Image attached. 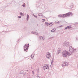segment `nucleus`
<instances>
[{
  "label": "nucleus",
  "mask_w": 78,
  "mask_h": 78,
  "mask_svg": "<svg viewBox=\"0 0 78 78\" xmlns=\"http://www.w3.org/2000/svg\"><path fill=\"white\" fill-rule=\"evenodd\" d=\"M75 50H76V49H74L72 48H69V52L70 53L66 51H63L62 53L63 56L64 57H67V56H70V55H71L72 54V53L74 52Z\"/></svg>",
  "instance_id": "1"
},
{
  "label": "nucleus",
  "mask_w": 78,
  "mask_h": 78,
  "mask_svg": "<svg viewBox=\"0 0 78 78\" xmlns=\"http://www.w3.org/2000/svg\"><path fill=\"white\" fill-rule=\"evenodd\" d=\"M72 12H68L65 14L63 15H58V17H61V18H64L65 17H70V16H72Z\"/></svg>",
  "instance_id": "2"
},
{
  "label": "nucleus",
  "mask_w": 78,
  "mask_h": 78,
  "mask_svg": "<svg viewBox=\"0 0 78 78\" xmlns=\"http://www.w3.org/2000/svg\"><path fill=\"white\" fill-rule=\"evenodd\" d=\"M28 47H29V44H26L24 46V51H26V52L27 51Z\"/></svg>",
  "instance_id": "3"
},
{
  "label": "nucleus",
  "mask_w": 78,
  "mask_h": 78,
  "mask_svg": "<svg viewBox=\"0 0 78 78\" xmlns=\"http://www.w3.org/2000/svg\"><path fill=\"white\" fill-rule=\"evenodd\" d=\"M69 42H65L63 44V45L64 46V47H69Z\"/></svg>",
  "instance_id": "4"
},
{
  "label": "nucleus",
  "mask_w": 78,
  "mask_h": 78,
  "mask_svg": "<svg viewBox=\"0 0 78 78\" xmlns=\"http://www.w3.org/2000/svg\"><path fill=\"white\" fill-rule=\"evenodd\" d=\"M68 65H69L68 63L64 62L63 63L62 66V67H64V66H67Z\"/></svg>",
  "instance_id": "5"
},
{
  "label": "nucleus",
  "mask_w": 78,
  "mask_h": 78,
  "mask_svg": "<svg viewBox=\"0 0 78 78\" xmlns=\"http://www.w3.org/2000/svg\"><path fill=\"white\" fill-rule=\"evenodd\" d=\"M46 56L48 58H50V56H51V54L50 53L48 52V53L46 55Z\"/></svg>",
  "instance_id": "6"
},
{
  "label": "nucleus",
  "mask_w": 78,
  "mask_h": 78,
  "mask_svg": "<svg viewBox=\"0 0 78 78\" xmlns=\"http://www.w3.org/2000/svg\"><path fill=\"white\" fill-rule=\"evenodd\" d=\"M70 28H72V27H71V26H67L65 28V30H66V29H70Z\"/></svg>",
  "instance_id": "7"
},
{
  "label": "nucleus",
  "mask_w": 78,
  "mask_h": 78,
  "mask_svg": "<svg viewBox=\"0 0 78 78\" xmlns=\"http://www.w3.org/2000/svg\"><path fill=\"white\" fill-rule=\"evenodd\" d=\"M61 49L59 48L58 49V51L57 52V55H59V53H61Z\"/></svg>",
  "instance_id": "8"
},
{
  "label": "nucleus",
  "mask_w": 78,
  "mask_h": 78,
  "mask_svg": "<svg viewBox=\"0 0 78 78\" xmlns=\"http://www.w3.org/2000/svg\"><path fill=\"white\" fill-rule=\"evenodd\" d=\"M32 33L34 34H36V35H38V33L37 32H32Z\"/></svg>",
  "instance_id": "9"
},
{
  "label": "nucleus",
  "mask_w": 78,
  "mask_h": 78,
  "mask_svg": "<svg viewBox=\"0 0 78 78\" xmlns=\"http://www.w3.org/2000/svg\"><path fill=\"white\" fill-rule=\"evenodd\" d=\"M29 19H30V16L29 15H27V21H28V20H29Z\"/></svg>",
  "instance_id": "10"
},
{
  "label": "nucleus",
  "mask_w": 78,
  "mask_h": 78,
  "mask_svg": "<svg viewBox=\"0 0 78 78\" xmlns=\"http://www.w3.org/2000/svg\"><path fill=\"white\" fill-rule=\"evenodd\" d=\"M43 69L44 70H46V69H47V68L46 67V66H44L43 67Z\"/></svg>",
  "instance_id": "11"
},
{
  "label": "nucleus",
  "mask_w": 78,
  "mask_h": 78,
  "mask_svg": "<svg viewBox=\"0 0 78 78\" xmlns=\"http://www.w3.org/2000/svg\"><path fill=\"white\" fill-rule=\"evenodd\" d=\"M48 24L49 25V27H51V26L53 25V23H49Z\"/></svg>",
  "instance_id": "12"
},
{
  "label": "nucleus",
  "mask_w": 78,
  "mask_h": 78,
  "mask_svg": "<svg viewBox=\"0 0 78 78\" xmlns=\"http://www.w3.org/2000/svg\"><path fill=\"white\" fill-rule=\"evenodd\" d=\"M53 60H52V62H51V65H50V67H51L53 66Z\"/></svg>",
  "instance_id": "13"
},
{
  "label": "nucleus",
  "mask_w": 78,
  "mask_h": 78,
  "mask_svg": "<svg viewBox=\"0 0 78 78\" xmlns=\"http://www.w3.org/2000/svg\"><path fill=\"white\" fill-rule=\"evenodd\" d=\"M38 16H42V17L43 16V15H42V14L41 13L38 14Z\"/></svg>",
  "instance_id": "14"
},
{
  "label": "nucleus",
  "mask_w": 78,
  "mask_h": 78,
  "mask_svg": "<svg viewBox=\"0 0 78 78\" xmlns=\"http://www.w3.org/2000/svg\"><path fill=\"white\" fill-rule=\"evenodd\" d=\"M56 30V29L54 28L53 29H52L51 30V32H54Z\"/></svg>",
  "instance_id": "15"
},
{
  "label": "nucleus",
  "mask_w": 78,
  "mask_h": 78,
  "mask_svg": "<svg viewBox=\"0 0 78 78\" xmlns=\"http://www.w3.org/2000/svg\"><path fill=\"white\" fill-rule=\"evenodd\" d=\"M20 14L21 16H24V14H23V13H22V12H20Z\"/></svg>",
  "instance_id": "16"
},
{
  "label": "nucleus",
  "mask_w": 78,
  "mask_h": 78,
  "mask_svg": "<svg viewBox=\"0 0 78 78\" xmlns=\"http://www.w3.org/2000/svg\"><path fill=\"white\" fill-rule=\"evenodd\" d=\"M34 54H32V55H31V58H33V57H34Z\"/></svg>",
  "instance_id": "17"
},
{
  "label": "nucleus",
  "mask_w": 78,
  "mask_h": 78,
  "mask_svg": "<svg viewBox=\"0 0 78 78\" xmlns=\"http://www.w3.org/2000/svg\"><path fill=\"white\" fill-rule=\"evenodd\" d=\"M22 6L23 7H25V3H24L22 5Z\"/></svg>",
  "instance_id": "18"
},
{
  "label": "nucleus",
  "mask_w": 78,
  "mask_h": 78,
  "mask_svg": "<svg viewBox=\"0 0 78 78\" xmlns=\"http://www.w3.org/2000/svg\"><path fill=\"white\" fill-rule=\"evenodd\" d=\"M45 24L47 25V26H48V23L47 22H46L45 23Z\"/></svg>",
  "instance_id": "19"
},
{
  "label": "nucleus",
  "mask_w": 78,
  "mask_h": 78,
  "mask_svg": "<svg viewBox=\"0 0 78 78\" xmlns=\"http://www.w3.org/2000/svg\"><path fill=\"white\" fill-rule=\"evenodd\" d=\"M46 66L48 69H49V67H48V64H46Z\"/></svg>",
  "instance_id": "20"
},
{
  "label": "nucleus",
  "mask_w": 78,
  "mask_h": 78,
  "mask_svg": "<svg viewBox=\"0 0 78 78\" xmlns=\"http://www.w3.org/2000/svg\"><path fill=\"white\" fill-rule=\"evenodd\" d=\"M40 39H42V36H40L39 37Z\"/></svg>",
  "instance_id": "21"
},
{
  "label": "nucleus",
  "mask_w": 78,
  "mask_h": 78,
  "mask_svg": "<svg viewBox=\"0 0 78 78\" xmlns=\"http://www.w3.org/2000/svg\"><path fill=\"white\" fill-rule=\"evenodd\" d=\"M42 20H43L42 21V22H44V21H45V19H42Z\"/></svg>",
  "instance_id": "22"
},
{
  "label": "nucleus",
  "mask_w": 78,
  "mask_h": 78,
  "mask_svg": "<svg viewBox=\"0 0 78 78\" xmlns=\"http://www.w3.org/2000/svg\"><path fill=\"white\" fill-rule=\"evenodd\" d=\"M42 39L43 40V41L45 40V37H44V36L43 37H42Z\"/></svg>",
  "instance_id": "23"
},
{
  "label": "nucleus",
  "mask_w": 78,
  "mask_h": 78,
  "mask_svg": "<svg viewBox=\"0 0 78 78\" xmlns=\"http://www.w3.org/2000/svg\"><path fill=\"white\" fill-rule=\"evenodd\" d=\"M18 19H20V18H21V16H18Z\"/></svg>",
  "instance_id": "24"
},
{
  "label": "nucleus",
  "mask_w": 78,
  "mask_h": 78,
  "mask_svg": "<svg viewBox=\"0 0 78 78\" xmlns=\"http://www.w3.org/2000/svg\"><path fill=\"white\" fill-rule=\"evenodd\" d=\"M26 29H27V27H25L24 28V30H26Z\"/></svg>",
  "instance_id": "25"
},
{
  "label": "nucleus",
  "mask_w": 78,
  "mask_h": 78,
  "mask_svg": "<svg viewBox=\"0 0 78 78\" xmlns=\"http://www.w3.org/2000/svg\"><path fill=\"white\" fill-rule=\"evenodd\" d=\"M77 40H78V37H76V41Z\"/></svg>",
  "instance_id": "26"
},
{
  "label": "nucleus",
  "mask_w": 78,
  "mask_h": 78,
  "mask_svg": "<svg viewBox=\"0 0 78 78\" xmlns=\"http://www.w3.org/2000/svg\"><path fill=\"white\" fill-rule=\"evenodd\" d=\"M34 17H36V18H37V16H36V15H34Z\"/></svg>",
  "instance_id": "27"
},
{
  "label": "nucleus",
  "mask_w": 78,
  "mask_h": 78,
  "mask_svg": "<svg viewBox=\"0 0 78 78\" xmlns=\"http://www.w3.org/2000/svg\"><path fill=\"white\" fill-rule=\"evenodd\" d=\"M34 71H32V73H33V75L34 74Z\"/></svg>",
  "instance_id": "28"
},
{
  "label": "nucleus",
  "mask_w": 78,
  "mask_h": 78,
  "mask_svg": "<svg viewBox=\"0 0 78 78\" xmlns=\"http://www.w3.org/2000/svg\"><path fill=\"white\" fill-rule=\"evenodd\" d=\"M71 7L72 8V6H71Z\"/></svg>",
  "instance_id": "29"
},
{
  "label": "nucleus",
  "mask_w": 78,
  "mask_h": 78,
  "mask_svg": "<svg viewBox=\"0 0 78 78\" xmlns=\"http://www.w3.org/2000/svg\"><path fill=\"white\" fill-rule=\"evenodd\" d=\"M58 22H56V23H58Z\"/></svg>",
  "instance_id": "30"
},
{
  "label": "nucleus",
  "mask_w": 78,
  "mask_h": 78,
  "mask_svg": "<svg viewBox=\"0 0 78 78\" xmlns=\"http://www.w3.org/2000/svg\"><path fill=\"white\" fill-rule=\"evenodd\" d=\"M76 24H78V23H76Z\"/></svg>",
  "instance_id": "31"
}]
</instances>
